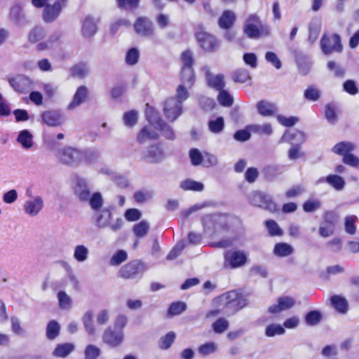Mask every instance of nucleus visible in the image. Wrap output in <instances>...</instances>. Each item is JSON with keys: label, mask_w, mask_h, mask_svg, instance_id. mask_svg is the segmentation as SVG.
Segmentation results:
<instances>
[{"label": "nucleus", "mask_w": 359, "mask_h": 359, "mask_svg": "<svg viewBox=\"0 0 359 359\" xmlns=\"http://www.w3.org/2000/svg\"><path fill=\"white\" fill-rule=\"evenodd\" d=\"M8 82L12 88L19 93H27L33 88L32 81L25 75L8 78Z\"/></svg>", "instance_id": "11"}, {"label": "nucleus", "mask_w": 359, "mask_h": 359, "mask_svg": "<svg viewBox=\"0 0 359 359\" xmlns=\"http://www.w3.org/2000/svg\"><path fill=\"white\" fill-rule=\"evenodd\" d=\"M295 301L290 297H282L278 298L277 304L269 307V312L271 313H278L283 311L290 309L294 306Z\"/></svg>", "instance_id": "20"}, {"label": "nucleus", "mask_w": 359, "mask_h": 359, "mask_svg": "<svg viewBox=\"0 0 359 359\" xmlns=\"http://www.w3.org/2000/svg\"><path fill=\"white\" fill-rule=\"evenodd\" d=\"M332 304L339 313H344L348 309V303L346 299L338 295H334L331 298Z\"/></svg>", "instance_id": "41"}, {"label": "nucleus", "mask_w": 359, "mask_h": 359, "mask_svg": "<svg viewBox=\"0 0 359 359\" xmlns=\"http://www.w3.org/2000/svg\"><path fill=\"white\" fill-rule=\"evenodd\" d=\"M158 137V135L156 131L144 127L137 135V139L139 142L144 143L148 140H156Z\"/></svg>", "instance_id": "40"}, {"label": "nucleus", "mask_w": 359, "mask_h": 359, "mask_svg": "<svg viewBox=\"0 0 359 359\" xmlns=\"http://www.w3.org/2000/svg\"><path fill=\"white\" fill-rule=\"evenodd\" d=\"M88 200L93 212L104 208L103 207V198L100 193H94L90 198L89 197Z\"/></svg>", "instance_id": "44"}, {"label": "nucleus", "mask_w": 359, "mask_h": 359, "mask_svg": "<svg viewBox=\"0 0 359 359\" xmlns=\"http://www.w3.org/2000/svg\"><path fill=\"white\" fill-rule=\"evenodd\" d=\"M46 34V29L42 26H35L29 32L28 41L31 43H36L42 40Z\"/></svg>", "instance_id": "29"}, {"label": "nucleus", "mask_w": 359, "mask_h": 359, "mask_svg": "<svg viewBox=\"0 0 359 359\" xmlns=\"http://www.w3.org/2000/svg\"><path fill=\"white\" fill-rule=\"evenodd\" d=\"M224 127V121L222 117H217L215 120L208 121V128L213 133H221Z\"/></svg>", "instance_id": "50"}, {"label": "nucleus", "mask_w": 359, "mask_h": 359, "mask_svg": "<svg viewBox=\"0 0 359 359\" xmlns=\"http://www.w3.org/2000/svg\"><path fill=\"white\" fill-rule=\"evenodd\" d=\"M43 205L44 203L41 196H36L25 202L23 210L29 216L35 217L41 211Z\"/></svg>", "instance_id": "14"}, {"label": "nucleus", "mask_w": 359, "mask_h": 359, "mask_svg": "<svg viewBox=\"0 0 359 359\" xmlns=\"http://www.w3.org/2000/svg\"><path fill=\"white\" fill-rule=\"evenodd\" d=\"M292 245L286 243H277L273 249V253L278 257H287L293 252Z\"/></svg>", "instance_id": "36"}, {"label": "nucleus", "mask_w": 359, "mask_h": 359, "mask_svg": "<svg viewBox=\"0 0 359 359\" xmlns=\"http://www.w3.org/2000/svg\"><path fill=\"white\" fill-rule=\"evenodd\" d=\"M250 201L254 205L272 210L275 204L268 195L261 192H254L250 197Z\"/></svg>", "instance_id": "16"}, {"label": "nucleus", "mask_w": 359, "mask_h": 359, "mask_svg": "<svg viewBox=\"0 0 359 359\" xmlns=\"http://www.w3.org/2000/svg\"><path fill=\"white\" fill-rule=\"evenodd\" d=\"M327 183L337 191H341L345 185L344 180L337 175H330L327 176Z\"/></svg>", "instance_id": "43"}, {"label": "nucleus", "mask_w": 359, "mask_h": 359, "mask_svg": "<svg viewBox=\"0 0 359 359\" xmlns=\"http://www.w3.org/2000/svg\"><path fill=\"white\" fill-rule=\"evenodd\" d=\"M305 139V135L302 132L294 130L285 132L282 137L281 142L297 145L302 144Z\"/></svg>", "instance_id": "22"}, {"label": "nucleus", "mask_w": 359, "mask_h": 359, "mask_svg": "<svg viewBox=\"0 0 359 359\" xmlns=\"http://www.w3.org/2000/svg\"><path fill=\"white\" fill-rule=\"evenodd\" d=\"M67 0H55L53 4L48 3L43 12V20L46 23L55 21L61 13L62 9L66 6Z\"/></svg>", "instance_id": "7"}, {"label": "nucleus", "mask_w": 359, "mask_h": 359, "mask_svg": "<svg viewBox=\"0 0 359 359\" xmlns=\"http://www.w3.org/2000/svg\"><path fill=\"white\" fill-rule=\"evenodd\" d=\"M175 339V334L173 332H168L160 339L159 347L161 349H168L172 345Z\"/></svg>", "instance_id": "57"}, {"label": "nucleus", "mask_w": 359, "mask_h": 359, "mask_svg": "<svg viewBox=\"0 0 359 359\" xmlns=\"http://www.w3.org/2000/svg\"><path fill=\"white\" fill-rule=\"evenodd\" d=\"M180 187L185 191H201L204 186L201 182L188 179L180 183Z\"/></svg>", "instance_id": "39"}, {"label": "nucleus", "mask_w": 359, "mask_h": 359, "mask_svg": "<svg viewBox=\"0 0 359 359\" xmlns=\"http://www.w3.org/2000/svg\"><path fill=\"white\" fill-rule=\"evenodd\" d=\"M95 225L98 228H105L109 225L111 212L107 208L97 210L93 214Z\"/></svg>", "instance_id": "19"}, {"label": "nucleus", "mask_w": 359, "mask_h": 359, "mask_svg": "<svg viewBox=\"0 0 359 359\" xmlns=\"http://www.w3.org/2000/svg\"><path fill=\"white\" fill-rule=\"evenodd\" d=\"M98 157L97 152L91 150L81 151L76 148L66 146L57 152L58 161L70 166H78L82 163H90Z\"/></svg>", "instance_id": "1"}, {"label": "nucleus", "mask_w": 359, "mask_h": 359, "mask_svg": "<svg viewBox=\"0 0 359 359\" xmlns=\"http://www.w3.org/2000/svg\"><path fill=\"white\" fill-rule=\"evenodd\" d=\"M229 327V321L225 318H221L212 324V329L215 332L221 334L226 331Z\"/></svg>", "instance_id": "62"}, {"label": "nucleus", "mask_w": 359, "mask_h": 359, "mask_svg": "<svg viewBox=\"0 0 359 359\" xmlns=\"http://www.w3.org/2000/svg\"><path fill=\"white\" fill-rule=\"evenodd\" d=\"M203 223L205 231L212 229L217 233L228 229L229 217L219 214L206 215L203 218Z\"/></svg>", "instance_id": "4"}, {"label": "nucleus", "mask_w": 359, "mask_h": 359, "mask_svg": "<svg viewBox=\"0 0 359 359\" xmlns=\"http://www.w3.org/2000/svg\"><path fill=\"white\" fill-rule=\"evenodd\" d=\"M236 20L235 13L229 10L225 11L219 19V25L221 28L229 29Z\"/></svg>", "instance_id": "30"}, {"label": "nucleus", "mask_w": 359, "mask_h": 359, "mask_svg": "<svg viewBox=\"0 0 359 359\" xmlns=\"http://www.w3.org/2000/svg\"><path fill=\"white\" fill-rule=\"evenodd\" d=\"M325 116L329 123L334 124L337 122L336 107L334 104H329L325 107Z\"/></svg>", "instance_id": "63"}, {"label": "nucleus", "mask_w": 359, "mask_h": 359, "mask_svg": "<svg viewBox=\"0 0 359 359\" xmlns=\"http://www.w3.org/2000/svg\"><path fill=\"white\" fill-rule=\"evenodd\" d=\"M139 57V50L135 48H132L126 53V62L129 65H134L138 62Z\"/></svg>", "instance_id": "56"}, {"label": "nucleus", "mask_w": 359, "mask_h": 359, "mask_svg": "<svg viewBox=\"0 0 359 359\" xmlns=\"http://www.w3.org/2000/svg\"><path fill=\"white\" fill-rule=\"evenodd\" d=\"M201 72L205 74L208 85L210 87L215 88L218 91L224 89L225 86V81L222 74H212L210 72V67L208 65L202 67Z\"/></svg>", "instance_id": "13"}, {"label": "nucleus", "mask_w": 359, "mask_h": 359, "mask_svg": "<svg viewBox=\"0 0 359 359\" xmlns=\"http://www.w3.org/2000/svg\"><path fill=\"white\" fill-rule=\"evenodd\" d=\"M97 22L92 17H86L82 25V35L86 38H90L95 35L97 30Z\"/></svg>", "instance_id": "21"}, {"label": "nucleus", "mask_w": 359, "mask_h": 359, "mask_svg": "<svg viewBox=\"0 0 359 359\" xmlns=\"http://www.w3.org/2000/svg\"><path fill=\"white\" fill-rule=\"evenodd\" d=\"M89 250L84 245H76L74 249V258L78 262H84L88 259Z\"/></svg>", "instance_id": "35"}, {"label": "nucleus", "mask_w": 359, "mask_h": 359, "mask_svg": "<svg viewBox=\"0 0 359 359\" xmlns=\"http://www.w3.org/2000/svg\"><path fill=\"white\" fill-rule=\"evenodd\" d=\"M196 37L200 47L207 52H213L218 49L219 43L212 34L200 31L196 33Z\"/></svg>", "instance_id": "8"}, {"label": "nucleus", "mask_w": 359, "mask_h": 359, "mask_svg": "<svg viewBox=\"0 0 359 359\" xmlns=\"http://www.w3.org/2000/svg\"><path fill=\"white\" fill-rule=\"evenodd\" d=\"M60 34L55 32L52 34L47 40L39 43L36 46V49L39 51H43L50 50L56 47L59 44Z\"/></svg>", "instance_id": "24"}, {"label": "nucleus", "mask_w": 359, "mask_h": 359, "mask_svg": "<svg viewBox=\"0 0 359 359\" xmlns=\"http://www.w3.org/2000/svg\"><path fill=\"white\" fill-rule=\"evenodd\" d=\"M74 191L81 201H84L89 199L90 191L86 180L82 178H77L76 180Z\"/></svg>", "instance_id": "23"}, {"label": "nucleus", "mask_w": 359, "mask_h": 359, "mask_svg": "<svg viewBox=\"0 0 359 359\" xmlns=\"http://www.w3.org/2000/svg\"><path fill=\"white\" fill-rule=\"evenodd\" d=\"M320 31V23L318 20H313L309 25V40L311 43L314 42L318 37Z\"/></svg>", "instance_id": "46"}, {"label": "nucleus", "mask_w": 359, "mask_h": 359, "mask_svg": "<svg viewBox=\"0 0 359 359\" xmlns=\"http://www.w3.org/2000/svg\"><path fill=\"white\" fill-rule=\"evenodd\" d=\"M321 320V314L318 311H312L309 312L306 317L305 320L307 325L310 326L316 325Z\"/></svg>", "instance_id": "55"}, {"label": "nucleus", "mask_w": 359, "mask_h": 359, "mask_svg": "<svg viewBox=\"0 0 359 359\" xmlns=\"http://www.w3.org/2000/svg\"><path fill=\"white\" fill-rule=\"evenodd\" d=\"M117 6L125 10H133L138 7L140 0H116Z\"/></svg>", "instance_id": "58"}, {"label": "nucleus", "mask_w": 359, "mask_h": 359, "mask_svg": "<svg viewBox=\"0 0 359 359\" xmlns=\"http://www.w3.org/2000/svg\"><path fill=\"white\" fill-rule=\"evenodd\" d=\"M248 129L252 133L259 135H271L273 133L272 126L269 123L248 125Z\"/></svg>", "instance_id": "27"}, {"label": "nucleus", "mask_w": 359, "mask_h": 359, "mask_svg": "<svg viewBox=\"0 0 359 359\" xmlns=\"http://www.w3.org/2000/svg\"><path fill=\"white\" fill-rule=\"evenodd\" d=\"M153 197V191L150 190H140L134 194V198L138 203H146Z\"/></svg>", "instance_id": "54"}, {"label": "nucleus", "mask_w": 359, "mask_h": 359, "mask_svg": "<svg viewBox=\"0 0 359 359\" xmlns=\"http://www.w3.org/2000/svg\"><path fill=\"white\" fill-rule=\"evenodd\" d=\"M149 229V224L147 222L142 220L133 226V231L137 238L144 237Z\"/></svg>", "instance_id": "45"}, {"label": "nucleus", "mask_w": 359, "mask_h": 359, "mask_svg": "<svg viewBox=\"0 0 359 359\" xmlns=\"http://www.w3.org/2000/svg\"><path fill=\"white\" fill-rule=\"evenodd\" d=\"M43 122L52 127L61 126L64 123V117L60 111L51 110L44 111L41 114Z\"/></svg>", "instance_id": "17"}, {"label": "nucleus", "mask_w": 359, "mask_h": 359, "mask_svg": "<svg viewBox=\"0 0 359 359\" xmlns=\"http://www.w3.org/2000/svg\"><path fill=\"white\" fill-rule=\"evenodd\" d=\"M17 141L26 149H29L33 146V136L27 130H22L20 132Z\"/></svg>", "instance_id": "33"}, {"label": "nucleus", "mask_w": 359, "mask_h": 359, "mask_svg": "<svg viewBox=\"0 0 359 359\" xmlns=\"http://www.w3.org/2000/svg\"><path fill=\"white\" fill-rule=\"evenodd\" d=\"M246 262L247 255L243 251H227L224 253V266L226 268H238L243 266Z\"/></svg>", "instance_id": "9"}, {"label": "nucleus", "mask_w": 359, "mask_h": 359, "mask_svg": "<svg viewBox=\"0 0 359 359\" xmlns=\"http://www.w3.org/2000/svg\"><path fill=\"white\" fill-rule=\"evenodd\" d=\"M60 326L55 320L48 323L46 327V336L49 339H54L60 333Z\"/></svg>", "instance_id": "49"}, {"label": "nucleus", "mask_w": 359, "mask_h": 359, "mask_svg": "<svg viewBox=\"0 0 359 359\" xmlns=\"http://www.w3.org/2000/svg\"><path fill=\"white\" fill-rule=\"evenodd\" d=\"M124 124L128 127L135 126L137 121V111L131 110L123 115Z\"/></svg>", "instance_id": "59"}, {"label": "nucleus", "mask_w": 359, "mask_h": 359, "mask_svg": "<svg viewBox=\"0 0 359 359\" xmlns=\"http://www.w3.org/2000/svg\"><path fill=\"white\" fill-rule=\"evenodd\" d=\"M88 92V88L86 86H81L79 87L74 95L72 101L68 105V109H73L83 103L87 97Z\"/></svg>", "instance_id": "25"}, {"label": "nucleus", "mask_w": 359, "mask_h": 359, "mask_svg": "<svg viewBox=\"0 0 359 359\" xmlns=\"http://www.w3.org/2000/svg\"><path fill=\"white\" fill-rule=\"evenodd\" d=\"M219 302L225 307L236 312L247 304L246 299L236 291H229L219 298Z\"/></svg>", "instance_id": "3"}, {"label": "nucleus", "mask_w": 359, "mask_h": 359, "mask_svg": "<svg viewBox=\"0 0 359 359\" xmlns=\"http://www.w3.org/2000/svg\"><path fill=\"white\" fill-rule=\"evenodd\" d=\"M304 96L308 100L316 102L320 97V91L317 87L311 86L305 90Z\"/></svg>", "instance_id": "51"}, {"label": "nucleus", "mask_w": 359, "mask_h": 359, "mask_svg": "<svg viewBox=\"0 0 359 359\" xmlns=\"http://www.w3.org/2000/svg\"><path fill=\"white\" fill-rule=\"evenodd\" d=\"M186 246L185 241H181L178 242L175 246L172 249V250L167 255L168 260H172L177 258L182 252V251L184 249Z\"/></svg>", "instance_id": "60"}, {"label": "nucleus", "mask_w": 359, "mask_h": 359, "mask_svg": "<svg viewBox=\"0 0 359 359\" xmlns=\"http://www.w3.org/2000/svg\"><path fill=\"white\" fill-rule=\"evenodd\" d=\"M124 338L122 330L113 331L110 327L107 328L103 334V341L110 346L116 347L121 344Z\"/></svg>", "instance_id": "18"}, {"label": "nucleus", "mask_w": 359, "mask_h": 359, "mask_svg": "<svg viewBox=\"0 0 359 359\" xmlns=\"http://www.w3.org/2000/svg\"><path fill=\"white\" fill-rule=\"evenodd\" d=\"M257 110L261 115L269 116L276 113V107L271 103L261 101L257 104Z\"/></svg>", "instance_id": "37"}, {"label": "nucleus", "mask_w": 359, "mask_h": 359, "mask_svg": "<svg viewBox=\"0 0 359 359\" xmlns=\"http://www.w3.org/2000/svg\"><path fill=\"white\" fill-rule=\"evenodd\" d=\"M320 47L325 55H330L334 52L341 53L343 50L341 37L337 34H332L330 36L323 35L320 40Z\"/></svg>", "instance_id": "6"}, {"label": "nucleus", "mask_w": 359, "mask_h": 359, "mask_svg": "<svg viewBox=\"0 0 359 359\" xmlns=\"http://www.w3.org/2000/svg\"><path fill=\"white\" fill-rule=\"evenodd\" d=\"M186 246L185 241H181L178 242L175 246L172 249V250L167 255L168 260H172L177 258L182 252V251L184 249Z\"/></svg>", "instance_id": "61"}, {"label": "nucleus", "mask_w": 359, "mask_h": 359, "mask_svg": "<svg viewBox=\"0 0 359 359\" xmlns=\"http://www.w3.org/2000/svg\"><path fill=\"white\" fill-rule=\"evenodd\" d=\"M188 88H189L186 84L182 83L176 89V97L175 98L181 105L189 97Z\"/></svg>", "instance_id": "52"}, {"label": "nucleus", "mask_w": 359, "mask_h": 359, "mask_svg": "<svg viewBox=\"0 0 359 359\" xmlns=\"http://www.w3.org/2000/svg\"><path fill=\"white\" fill-rule=\"evenodd\" d=\"M85 359H97L100 353V350L95 345H88L85 349Z\"/></svg>", "instance_id": "64"}, {"label": "nucleus", "mask_w": 359, "mask_h": 359, "mask_svg": "<svg viewBox=\"0 0 359 359\" xmlns=\"http://www.w3.org/2000/svg\"><path fill=\"white\" fill-rule=\"evenodd\" d=\"M163 110L166 118L170 121H174L182 114V106L175 98L170 97L165 100Z\"/></svg>", "instance_id": "12"}, {"label": "nucleus", "mask_w": 359, "mask_h": 359, "mask_svg": "<svg viewBox=\"0 0 359 359\" xmlns=\"http://www.w3.org/2000/svg\"><path fill=\"white\" fill-rule=\"evenodd\" d=\"M75 348L72 343H65L57 345L53 352V355L57 358H65L69 355Z\"/></svg>", "instance_id": "28"}, {"label": "nucleus", "mask_w": 359, "mask_h": 359, "mask_svg": "<svg viewBox=\"0 0 359 359\" xmlns=\"http://www.w3.org/2000/svg\"><path fill=\"white\" fill-rule=\"evenodd\" d=\"M181 81L187 87L191 88L195 81V75L192 67H182L180 74Z\"/></svg>", "instance_id": "32"}, {"label": "nucleus", "mask_w": 359, "mask_h": 359, "mask_svg": "<svg viewBox=\"0 0 359 359\" xmlns=\"http://www.w3.org/2000/svg\"><path fill=\"white\" fill-rule=\"evenodd\" d=\"M89 72V68L85 63H79L71 68V74L73 76L83 78Z\"/></svg>", "instance_id": "48"}, {"label": "nucleus", "mask_w": 359, "mask_h": 359, "mask_svg": "<svg viewBox=\"0 0 359 359\" xmlns=\"http://www.w3.org/2000/svg\"><path fill=\"white\" fill-rule=\"evenodd\" d=\"M82 321L88 334L89 335H94L95 334V328L93 321V313L91 311L86 312L83 316Z\"/></svg>", "instance_id": "42"}, {"label": "nucleus", "mask_w": 359, "mask_h": 359, "mask_svg": "<svg viewBox=\"0 0 359 359\" xmlns=\"http://www.w3.org/2000/svg\"><path fill=\"white\" fill-rule=\"evenodd\" d=\"M355 149V146L348 142H341L337 144L332 149V151L339 155L345 156Z\"/></svg>", "instance_id": "38"}, {"label": "nucleus", "mask_w": 359, "mask_h": 359, "mask_svg": "<svg viewBox=\"0 0 359 359\" xmlns=\"http://www.w3.org/2000/svg\"><path fill=\"white\" fill-rule=\"evenodd\" d=\"M164 156L163 151L158 145H154L151 147L144 158L149 162L156 163L161 161Z\"/></svg>", "instance_id": "26"}, {"label": "nucleus", "mask_w": 359, "mask_h": 359, "mask_svg": "<svg viewBox=\"0 0 359 359\" xmlns=\"http://www.w3.org/2000/svg\"><path fill=\"white\" fill-rule=\"evenodd\" d=\"M144 271V265L140 262L134 260L123 266L119 270V274L124 279H133Z\"/></svg>", "instance_id": "10"}, {"label": "nucleus", "mask_w": 359, "mask_h": 359, "mask_svg": "<svg viewBox=\"0 0 359 359\" xmlns=\"http://www.w3.org/2000/svg\"><path fill=\"white\" fill-rule=\"evenodd\" d=\"M145 115L147 121L156 128L163 121L158 116V112L149 104H147Z\"/></svg>", "instance_id": "31"}, {"label": "nucleus", "mask_w": 359, "mask_h": 359, "mask_svg": "<svg viewBox=\"0 0 359 359\" xmlns=\"http://www.w3.org/2000/svg\"><path fill=\"white\" fill-rule=\"evenodd\" d=\"M57 298L59 307L62 310H69L72 307V299L66 292L60 290L57 292Z\"/></svg>", "instance_id": "34"}, {"label": "nucleus", "mask_w": 359, "mask_h": 359, "mask_svg": "<svg viewBox=\"0 0 359 359\" xmlns=\"http://www.w3.org/2000/svg\"><path fill=\"white\" fill-rule=\"evenodd\" d=\"M127 258V252L125 250H119L111 257L109 261V264L114 266H118L125 262Z\"/></svg>", "instance_id": "53"}, {"label": "nucleus", "mask_w": 359, "mask_h": 359, "mask_svg": "<svg viewBox=\"0 0 359 359\" xmlns=\"http://www.w3.org/2000/svg\"><path fill=\"white\" fill-rule=\"evenodd\" d=\"M8 18L10 21L18 27H24L30 24L25 6L21 3L13 4L9 10Z\"/></svg>", "instance_id": "5"}, {"label": "nucleus", "mask_w": 359, "mask_h": 359, "mask_svg": "<svg viewBox=\"0 0 359 359\" xmlns=\"http://www.w3.org/2000/svg\"><path fill=\"white\" fill-rule=\"evenodd\" d=\"M217 100L221 105L226 107H231L233 103L232 95L224 89L219 90Z\"/></svg>", "instance_id": "47"}, {"label": "nucleus", "mask_w": 359, "mask_h": 359, "mask_svg": "<svg viewBox=\"0 0 359 359\" xmlns=\"http://www.w3.org/2000/svg\"><path fill=\"white\" fill-rule=\"evenodd\" d=\"M244 32L250 39H259L268 36L270 30L267 25L262 24L257 15L252 14L245 21Z\"/></svg>", "instance_id": "2"}, {"label": "nucleus", "mask_w": 359, "mask_h": 359, "mask_svg": "<svg viewBox=\"0 0 359 359\" xmlns=\"http://www.w3.org/2000/svg\"><path fill=\"white\" fill-rule=\"evenodd\" d=\"M135 32L142 36H150L153 34V25L151 22L145 17H140L134 24Z\"/></svg>", "instance_id": "15"}]
</instances>
